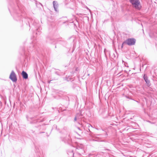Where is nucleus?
Masks as SVG:
<instances>
[{
    "label": "nucleus",
    "instance_id": "1",
    "mask_svg": "<svg viewBox=\"0 0 157 157\" xmlns=\"http://www.w3.org/2000/svg\"><path fill=\"white\" fill-rule=\"evenodd\" d=\"M133 7L137 9H140L141 8V6L139 0H129Z\"/></svg>",
    "mask_w": 157,
    "mask_h": 157
},
{
    "label": "nucleus",
    "instance_id": "2",
    "mask_svg": "<svg viewBox=\"0 0 157 157\" xmlns=\"http://www.w3.org/2000/svg\"><path fill=\"white\" fill-rule=\"evenodd\" d=\"M136 40L132 38H130L125 41V43L128 45H132L135 44Z\"/></svg>",
    "mask_w": 157,
    "mask_h": 157
},
{
    "label": "nucleus",
    "instance_id": "3",
    "mask_svg": "<svg viewBox=\"0 0 157 157\" xmlns=\"http://www.w3.org/2000/svg\"><path fill=\"white\" fill-rule=\"evenodd\" d=\"M10 78L13 81L15 82L17 80V79L15 73L12 71L10 75Z\"/></svg>",
    "mask_w": 157,
    "mask_h": 157
},
{
    "label": "nucleus",
    "instance_id": "4",
    "mask_svg": "<svg viewBox=\"0 0 157 157\" xmlns=\"http://www.w3.org/2000/svg\"><path fill=\"white\" fill-rule=\"evenodd\" d=\"M54 8L56 11H58V4L56 2L54 1L53 2Z\"/></svg>",
    "mask_w": 157,
    "mask_h": 157
},
{
    "label": "nucleus",
    "instance_id": "5",
    "mask_svg": "<svg viewBox=\"0 0 157 157\" xmlns=\"http://www.w3.org/2000/svg\"><path fill=\"white\" fill-rule=\"evenodd\" d=\"M22 74L23 77L25 79H27L28 78V75L26 72H25L24 71H23L22 73Z\"/></svg>",
    "mask_w": 157,
    "mask_h": 157
},
{
    "label": "nucleus",
    "instance_id": "6",
    "mask_svg": "<svg viewBox=\"0 0 157 157\" xmlns=\"http://www.w3.org/2000/svg\"><path fill=\"white\" fill-rule=\"evenodd\" d=\"M144 78L146 83L147 84H149V80H148L147 76L145 75H144Z\"/></svg>",
    "mask_w": 157,
    "mask_h": 157
},
{
    "label": "nucleus",
    "instance_id": "7",
    "mask_svg": "<svg viewBox=\"0 0 157 157\" xmlns=\"http://www.w3.org/2000/svg\"><path fill=\"white\" fill-rule=\"evenodd\" d=\"M125 44H126V43H125V41L124 42H123V43L122 44V46H121V47H122V48H123V46Z\"/></svg>",
    "mask_w": 157,
    "mask_h": 157
},
{
    "label": "nucleus",
    "instance_id": "8",
    "mask_svg": "<svg viewBox=\"0 0 157 157\" xmlns=\"http://www.w3.org/2000/svg\"><path fill=\"white\" fill-rule=\"evenodd\" d=\"M76 118H77L76 117H75V119H74V120H75V121H76Z\"/></svg>",
    "mask_w": 157,
    "mask_h": 157
}]
</instances>
